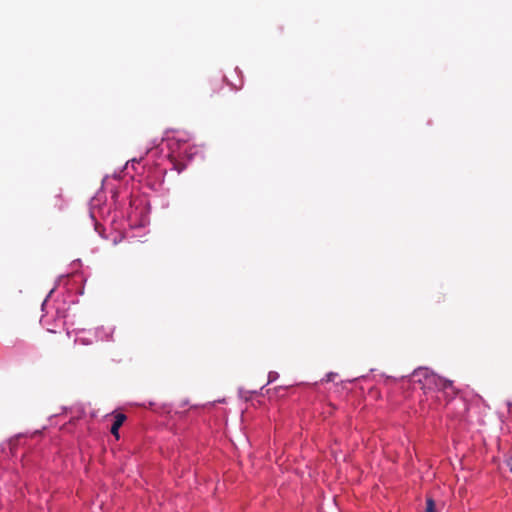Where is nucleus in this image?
I'll return each mask as SVG.
<instances>
[{"instance_id": "nucleus-1", "label": "nucleus", "mask_w": 512, "mask_h": 512, "mask_svg": "<svg viewBox=\"0 0 512 512\" xmlns=\"http://www.w3.org/2000/svg\"><path fill=\"white\" fill-rule=\"evenodd\" d=\"M167 150L166 154L158 155V149L148 151L147 158L132 159L125 165V173L133 180L152 191L158 190L164 182L168 170L181 172L186 166V160L191 157V145L189 141L180 136H169L161 145V153Z\"/></svg>"}, {"instance_id": "nucleus-2", "label": "nucleus", "mask_w": 512, "mask_h": 512, "mask_svg": "<svg viewBox=\"0 0 512 512\" xmlns=\"http://www.w3.org/2000/svg\"><path fill=\"white\" fill-rule=\"evenodd\" d=\"M414 384H419L420 388L425 391V395L428 398L435 399L437 403H431L430 409L438 410L442 406L441 399L444 396V391L431 389L430 385L435 383L436 376L426 368L416 369L411 376Z\"/></svg>"}, {"instance_id": "nucleus-3", "label": "nucleus", "mask_w": 512, "mask_h": 512, "mask_svg": "<svg viewBox=\"0 0 512 512\" xmlns=\"http://www.w3.org/2000/svg\"><path fill=\"white\" fill-rule=\"evenodd\" d=\"M64 306V303L57 306L55 315L48 311L42 315L40 323L47 331L56 333L60 328H64L66 326V313Z\"/></svg>"}, {"instance_id": "nucleus-4", "label": "nucleus", "mask_w": 512, "mask_h": 512, "mask_svg": "<svg viewBox=\"0 0 512 512\" xmlns=\"http://www.w3.org/2000/svg\"><path fill=\"white\" fill-rule=\"evenodd\" d=\"M113 416V423L110 428L111 434L115 437L116 440H119V429L123 425V423L126 421L127 417L125 414L120 412H114L112 414Z\"/></svg>"}, {"instance_id": "nucleus-5", "label": "nucleus", "mask_w": 512, "mask_h": 512, "mask_svg": "<svg viewBox=\"0 0 512 512\" xmlns=\"http://www.w3.org/2000/svg\"><path fill=\"white\" fill-rule=\"evenodd\" d=\"M425 512H438L435 501L431 497H427L426 499Z\"/></svg>"}, {"instance_id": "nucleus-6", "label": "nucleus", "mask_w": 512, "mask_h": 512, "mask_svg": "<svg viewBox=\"0 0 512 512\" xmlns=\"http://www.w3.org/2000/svg\"><path fill=\"white\" fill-rule=\"evenodd\" d=\"M277 378H278V373L272 371L268 375V382L271 383V382L275 381Z\"/></svg>"}, {"instance_id": "nucleus-7", "label": "nucleus", "mask_w": 512, "mask_h": 512, "mask_svg": "<svg viewBox=\"0 0 512 512\" xmlns=\"http://www.w3.org/2000/svg\"><path fill=\"white\" fill-rule=\"evenodd\" d=\"M46 305H47V300H45L42 304V309L44 310L46 308Z\"/></svg>"}]
</instances>
